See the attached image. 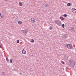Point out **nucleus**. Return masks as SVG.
Returning <instances> with one entry per match:
<instances>
[{"label":"nucleus","mask_w":76,"mask_h":76,"mask_svg":"<svg viewBox=\"0 0 76 76\" xmlns=\"http://www.w3.org/2000/svg\"><path fill=\"white\" fill-rule=\"evenodd\" d=\"M69 65H70V66L72 67H74L76 65V63H75V62L71 60H69Z\"/></svg>","instance_id":"1"},{"label":"nucleus","mask_w":76,"mask_h":76,"mask_svg":"<svg viewBox=\"0 0 76 76\" xmlns=\"http://www.w3.org/2000/svg\"><path fill=\"white\" fill-rule=\"evenodd\" d=\"M54 23H56V24H57V25H58V26H61V21H60L58 20H56L54 21Z\"/></svg>","instance_id":"2"},{"label":"nucleus","mask_w":76,"mask_h":76,"mask_svg":"<svg viewBox=\"0 0 76 76\" xmlns=\"http://www.w3.org/2000/svg\"><path fill=\"white\" fill-rule=\"evenodd\" d=\"M66 46L67 48H68V49H70V50H73L74 49L73 47H72V46L70 44H67L66 45Z\"/></svg>","instance_id":"3"},{"label":"nucleus","mask_w":76,"mask_h":76,"mask_svg":"<svg viewBox=\"0 0 76 76\" xmlns=\"http://www.w3.org/2000/svg\"><path fill=\"white\" fill-rule=\"evenodd\" d=\"M72 12L73 13H76V9L73 8L72 9Z\"/></svg>","instance_id":"4"},{"label":"nucleus","mask_w":76,"mask_h":76,"mask_svg":"<svg viewBox=\"0 0 76 76\" xmlns=\"http://www.w3.org/2000/svg\"><path fill=\"white\" fill-rule=\"evenodd\" d=\"M31 22L32 23H34L35 22V19H34L33 18H32L31 19Z\"/></svg>","instance_id":"5"},{"label":"nucleus","mask_w":76,"mask_h":76,"mask_svg":"<svg viewBox=\"0 0 76 76\" xmlns=\"http://www.w3.org/2000/svg\"><path fill=\"white\" fill-rule=\"evenodd\" d=\"M22 32L23 34H27L28 33V31L27 30H24L22 31Z\"/></svg>","instance_id":"6"},{"label":"nucleus","mask_w":76,"mask_h":76,"mask_svg":"<svg viewBox=\"0 0 76 76\" xmlns=\"http://www.w3.org/2000/svg\"><path fill=\"white\" fill-rule=\"evenodd\" d=\"M22 53L23 54H26V50H25V49H23L22 50Z\"/></svg>","instance_id":"7"},{"label":"nucleus","mask_w":76,"mask_h":76,"mask_svg":"<svg viewBox=\"0 0 76 76\" xmlns=\"http://www.w3.org/2000/svg\"><path fill=\"white\" fill-rule=\"evenodd\" d=\"M63 37L64 38H67V35L66 34H65L63 36Z\"/></svg>","instance_id":"8"},{"label":"nucleus","mask_w":76,"mask_h":76,"mask_svg":"<svg viewBox=\"0 0 76 76\" xmlns=\"http://www.w3.org/2000/svg\"><path fill=\"white\" fill-rule=\"evenodd\" d=\"M44 6H45V7H47H47H49V5L47 4H45Z\"/></svg>","instance_id":"9"},{"label":"nucleus","mask_w":76,"mask_h":76,"mask_svg":"<svg viewBox=\"0 0 76 76\" xmlns=\"http://www.w3.org/2000/svg\"><path fill=\"white\" fill-rule=\"evenodd\" d=\"M72 5V4L70 3H68L67 4V5L68 6H71Z\"/></svg>","instance_id":"10"},{"label":"nucleus","mask_w":76,"mask_h":76,"mask_svg":"<svg viewBox=\"0 0 76 76\" xmlns=\"http://www.w3.org/2000/svg\"><path fill=\"white\" fill-rule=\"evenodd\" d=\"M18 23L19 25H21V24H22V21H18Z\"/></svg>","instance_id":"11"},{"label":"nucleus","mask_w":76,"mask_h":76,"mask_svg":"<svg viewBox=\"0 0 76 76\" xmlns=\"http://www.w3.org/2000/svg\"><path fill=\"white\" fill-rule=\"evenodd\" d=\"M59 19H60L61 20H64V18L62 17H61Z\"/></svg>","instance_id":"12"},{"label":"nucleus","mask_w":76,"mask_h":76,"mask_svg":"<svg viewBox=\"0 0 76 76\" xmlns=\"http://www.w3.org/2000/svg\"><path fill=\"white\" fill-rule=\"evenodd\" d=\"M19 4L20 6H22V2H20L19 3Z\"/></svg>","instance_id":"13"},{"label":"nucleus","mask_w":76,"mask_h":76,"mask_svg":"<svg viewBox=\"0 0 76 76\" xmlns=\"http://www.w3.org/2000/svg\"><path fill=\"white\" fill-rule=\"evenodd\" d=\"M2 75L3 76H4L5 75V72H3L2 73Z\"/></svg>","instance_id":"14"},{"label":"nucleus","mask_w":76,"mask_h":76,"mask_svg":"<svg viewBox=\"0 0 76 76\" xmlns=\"http://www.w3.org/2000/svg\"><path fill=\"white\" fill-rule=\"evenodd\" d=\"M6 60H7V61L8 63H9V59H8V58H6Z\"/></svg>","instance_id":"15"},{"label":"nucleus","mask_w":76,"mask_h":76,"mask_svg":"<svg viewBox=\"0 0 76 76\" xmlns=\"http://www.w3.org/2000/svg\"><path fill=\"white\" fill-rule=\"evenodd\" d=\"M71 29L72 30V31H75V30H74V28H71Z\"/></svg>","instance_id":"16"},{"label":"nucleus","mask_w":76,"mask_h":76,"mask_svg":"<svg viewBox=\"0 0 76 76\" xmlns=\"http://www.w3.org/2000/svg\"><path fill=\"white\" fill-rule=\"evenodd\" d=\"M63 16L64 17H67V14H64Z\"/></svg>","instance_id":"17"},{"label":"nucleus","mask_w":76,"mask_h":76,"mask_svg":"<svg viewBox=\"0 0 76 76\" xmlns=\"http://www.w3.org/2000/svg\"><path fill=\"white\" fill-rule=\"evenodd\" d=\"M64 26H65L64 24H63L62 25V26L63 28H64Z\"/></svg>","instance_id":"18"},{"label":"nucleus","mask_w":76,"mask_h":76,"mask_svg":"<svg viewBox=\"0 0 76 76\" xmlns=\"http://www.w3.org/2000/svg\"><path fill=\"white\" fill-rule=\"evenodd\" d=\"M31 42H34V40L33 39H32V40L31 41Z\"/></svg>","instance_id":"19"},{"label":"nucleus","mask_w":76,"mask_h":76,"mask_svg":"<svg viewBox=\"0 0 76 76\" xmlns=\"http://www.w3.org/2000/svg\"><path fill=\"white\" fill-rule=\"evenodd\" d=\"M10 63H12V59H10Z\"/></svg>","instance_id":"20"},{"label":"nucleus","mask_w":76,"mask_h":76,"mask_svg":"<svg viewBox=\"0 0 76 76\" xmlns=\"http://www.w3.org/2000/svg\"><path fill=\"white\" fill-rule=\"evenodd\" d=\"M17 43H19V40H17Z\"/></svg>","instance_id":"21"},{"label":"nucleus","mask_w":76,"mask_h":76,"mask_svg":"<svg viewBox=\"0 0 76 76\" xmlns=\"http://www.w3.org/2000/svg\"><path fill=\"white\" fill-rule=\"evenodd\" d=\"M50 30H51L52 29V27L50 26Z\"/></svg>","instance_id":"22"},{"label":"nucleus","mask_w":76,"mask_h":76,"mask_svg":"<svg viewBox=\"0 0 76 76\" xmlns=\"http://www.w3.org/2000/svg\"><path fill=\"white\" fill-rule=\"evenodd\" d=\"M61 63L63 64H64V63H65L64 62V61H61Z\"/></svg>","instance_id":"23"},{"label":"nucleus","mask_w":76,"mask_h":76,"mask_svg":"<svg viewBox=\"0 0 76 76\" xmlns=\"http://www.w3.org/2000/svg\"><path fill=\"white\" fill-rule=\"evenodd\" d=\"M0 48H2V47H1V45H0Z\"/></svg>","instance_id":"24"},{"label":"nucleus","mask_w":76,"mask_h":76,"mask_svg":"<svg viewBox=\"0 0 76 76\" xmlns=\"http://www.w3.org/2000/svg\"><path fill=\"white\" fill-rule=\"evenodd\" d=\"M3 17H4V16L2 15L1 16V18H3Z\"/></svg>","instance_id":"25"},{"label":"nucleus","mask_w":76,"mask_h":76,"mask_svg":"<svg viewBox=\"0 0 76 76\" xmlns=\"http://www.w3.org/2000/svg\"><path fill=\"white\" fill-rule=\"evenodd\" d=\"M5 1H8V0H4Z\"/></svg>","instance_id":"26"},{"label":"nucleus","mask_w":76,"mask_h":76,"mask_svg":"<svg viewBox=\"0 0 76 76\" xmlns=\"http://www.w3.org/2000/svg\"><path fill=\"white\" fill-rule=\"evenodd\" d=\"M1 16V13H0V16Z\"/></svg>","instance_id":"27"},{"label":"nucleus","mask_w":76,"mask_h":76,"mask_svg":"<svg viewBox=\"0 0 76 76\" xmlns=\"http://www.w3.org/2000/svg\"><path fill=\"white\" fill-rule=\"evenodd\" d=\"M63 70H64V68H63Z\"/></svg>","instance_id":"28"},{"label":"nucleus","mask_w":76,"mask_h":76,"mask_svg":"<svg viewBox=\"0 0 76 76\" xmlns=\"http://www.w3.org/2000/svg\"><path fill=\"white\" fill-rule=\"evenodd\" d=\"M75 55H76V53H75Z\"/></svg>","instance_id":"29"},{"label":"nucleus","mask_w":76,"mask_h":76,"mask_svg":"<svg viewBox=\"0 0 76 76\" xmlns=\"http://www.w3.org/2000/svg\"><path fill=\"white\" fill-rule=\"evenodd\" d=\"M20 75H21V73H20Z\"/></svg>","instance_id":"30"}]
</instances>
